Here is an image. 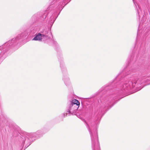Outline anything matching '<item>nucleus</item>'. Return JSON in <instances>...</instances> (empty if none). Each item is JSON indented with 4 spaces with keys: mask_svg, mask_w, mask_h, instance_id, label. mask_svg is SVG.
Masks as SVG:
<instances>
[{
    "mask_svg": "<svg viewBox=\"0 0 150 150\" xmlns=\"http://www.w3.org/2000/svg\"><path fill=\"white\" fill-rule=\"evenodd\" d=\"M67 113H65V114H64V115H65L66 116H67Z\"/></svg>",
    "mask_w": 150,
    "mask_h": 150,
    "instance_id": "7ed1b4c3",
    "label": "nucleus"
},
{
    "mask_svg": "<svg viewBox=\"0 0 150 150\" xmlns=\"http://www.w3.org/2000/svg\"><path fill=\"white\" fill-rule=\"evenodd\" d=\"M72 103L73 104H76L77 105H79L80 104L79 102L77 100L74 99L72 101Z\"/></svg>",
    "mask_w": 150,
    "mask_h": 150,
    "instance_id": "f03ea898",
    "label": "nucleus"
},
{
    "mask_svg": "<svg viewBox=\"0 0 150 150\" xmlns=\"http://www.w3.org/2000/svg\"><path fill=\"white\" fill-rule=\"evenodd\" d=\"M69 113L71 114V112L70 111H69Z\"/></svg>",
    "mask_w": 150,
    "mask_h": 150,
    "instance_id": "20e7f679",
    "label": "nucleus"
},
{
    "mask_svg": "<svg viewBox=\"0 0 150 150\" xmlns=\"http://www.w3.org/2000/svg\"><path fill=\"white\" fill-rule=\"evenodd\" d=\"M42 35L40 33H38L33 39L34 40H41Z\"/></svg>",
    "mask_w": 150,
    "mask_h": 150,
    "instance_id": "f257e3e1",
    "label": "nucleus"
}]
</instances>
